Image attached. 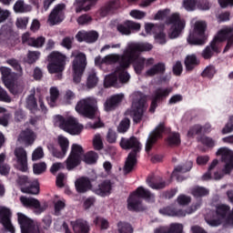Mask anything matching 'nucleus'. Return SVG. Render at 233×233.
I'll return each instance as SVG.
<instances>
[{
  "instance_id": "1",
  "label": "nucleus",
  "mask_w": 233,
  "mask_h": 233,
  "mask_svg": "<svg viewBox=\"0 0 233 233\" xmlns=\"http://www.w3.org/2000/svg\"><path fill=\"white\" fill-rule=\"evenodd\" d=\"M152 48H154V46H152L150 43L129 42L124 50L121 65L124 66V68H128V66H130V63H134L135 71L137 74H141V72L145 70V67L152 66L155 60L153 57L146 58L141 56H137L136 54L150 52Z\"/></svg>"
},
{
  "instance_id": "2",
  "label": "nucleus",
  "mask_w": 233,
  "mask_h": 233,
  "mask_svg": "<svg viewBox=\"0 0 233 233\" xmlns=\"http://www.w3.org/2000/svg\"><path fill=\"white\" fill-rule=\"evenodd\" d=\"M119 61L120 66L116 67L115 72L111 75H107L105 77L104 85L106 88L108 86H116L117 83H128L130 81V74L127 72V67L121 65V61H123V56H119L117 54H110L101 58V56H96L95 58V64L96 66H101V65H114Z\"/></svg>"
},
{
  "instance_id": "3",
  "label": "nucleus",
  "mask_w": 233,
  "mask_h": 233,
  "mask_svg": "<svg viewBox=\"0 0 233 233\" xmlns=\"http://www.w3.org/2000/svg\"><path fill=\"white\" fill-rule=\"evenodd\" d=\"M120 147L124 148V150H132L124 166L125 174H129V172L134 170L137 163V153L141 150V143L136 137H131L129 138H121Z\"/></svg>"
},
{
  "instance_id": "4",
  "label": "nucleus",
  "mask_w": 233,
  "mask_h": 233,
  "mask_svg": "<svg viewBox=\"0 0 233 233\" xmlns=\"http://www.w3.org/2000/svg\"><path fill=\"white\" fill-rule=\"evenodd\" d=\"M232 30L233 26H224L218 30L213 40L201 52V56L204 59H212L215 54H219L221 52V44L223 41H227V37H228V34Z\"/></svg>"
},
{
  "instance_id": "5",
  "label": "nucleus",
  "mask_w": 233,
  "mask_h": 233,
  "mask_svg": "<svg viewBox=\"0 0 233 233\" xmlns=\"http://www.w3.org/2000/svg\"><path fill=\"white\" fill-rule=\"evenodd\" d=\"M216 156L221 157L223 167L221 172L216 171L211 179L219 180L233 172V151L228 147H220L217 150Z\"/></svg>"
},
{
  "instance_id": "6",
  "label": "nucleus",
  "mask_w": 233,
  "mask_h": 233,
  "mask_svg": "<svg viewBox=\"0 0 233 233\" xmlns=\"http://www.w3.org/2000/svg\"><path fill=\"white\" fill-rule=\"evenodd\" d=\"M54 123L55 127H58V128H61V130L67 132L71 136H79L83 132V125L79 124L74 116L65 119L61 116H56L54 117Z\"/></svg>"
},
{
  "instance_id": "7",
  "label": "nucleus",
  "mask_w": 233,
  "mask_h": 233,
  "mask_svg": "<svg viewBox=\"0 0 233 233\" xmlns=\"http://www.w3.org/2000/svg\"><path fill=\"white\" fill-rule=\"evenodd\" d=\"M141 198L147 201H154V195L148 189L139 187L127 199L128 210H144Z\"/></svg>"
},
{
  "instance_id": "8",
  "label": "nucleus",
  "mask_w": 233,
  "mask_h": 233,
  "mask_svg": "<svg viewBox=\"0 0 233 233\" xmlns=\"http://www.w3.org/2000/svg\"><path fill=\"white\" fill-rule=\"evenodd\" d=\"M207 22L203 20H198L195 22L193 25V30L187 37V43L189 45H195L201 46L207 43Z\"/></svg>"
},
{
  "instance_id": "9",
  "label": "nucleus",
  "mask_w": 233,
  "mask_h": 233,
  "mask_svg": "<svg viewBox=\"0 0 233 233\" xmlns=\"http://www.w3.org/2000/svg\"><path fill=\"white\" fill-rule=\"evenodd\" d=\"M133 100L130 116L133 117L135 123H139L143 119L145 110H147V102L145 96L141 92H136L131 95Z\"/></svg>"
},
{
  "instance_id": "10",
  "label": "nucleus",
  "mask_w": 233,
  "mask_h": 233,
  "mask_svg": "<svg viewBox=\"0 0 233 233\" xmlns=\"http://www.w3.org/2000/svg\"><path fill=\"white\" fill-rule=\"evenodd\" d=\"M71 57H75L72 64L73 81L77 85L81 83L85 68H86V56L75 51L72 53Z\"/></svg>"
},
{
  "instance_id": "11",
  "label": "nucleus",
  "mask_w": 233,
  "mask_h": 233,
  "mask_svg": "<svg viewBox=\"0 0 233 233\" xmlns=\"http://www.w3.org/2000/svg\"><path fill=\"white\" fill-rule=\"evenodd\" d=\"M76 110L81 116H85L86 117H94V114L98 110L97 98L88 96L80 99L76 106Z\"/></svg>"
},
{
  "instance_id": "12",
  "label": "nucleus",
  "mask_w": 233,
  "mask_h": 233,
  "mask_svg": "<svg viewBox=\"0 0 233 233\" xmlns=\"http://www.w3.org/2000/svg\"><path fill=\"white\" fill-rule=\"evenodd\" d=\"M47 70L49 74H61L66 65V56L61 52L53 51L47 56Z\"/></svg>"
},
{
  "instance_id": "13",
  "label": "nucleus",
  "mask_w": 233,
  "mask_h": 233,
  "mask_svg": "<svg viewBox=\"0 0 233 233\" xmlns=\"http://www.w3.org/2000/svg\"><path fill=\"white\" fill-rule=\"evenodd\" d=\"M85 156V150L83 147L78 144H73L71 146V152L66 160V167L67 170H74L76 167H78Z\"/></svg>"
},
{
  "instance_id": "14",
  "label": "nucleus",
  "mask_w": 233,
  "mask_h": 233,
  "mask_svg": "<svg viewBox=\"0 0 233 233\" xmlns=\"http://www.w3.org/2000/svg\"><path fill=\"white\" fill-rule=\"evenodd\" d=\"M167 24L171 25L167 33L169 39H177L185 30V20L181 19L177 13H175L167 19Z\"/></svg>"
},
{
  "instance_id": "15",
  "label": "nucleus",
  "mask_w": 233,
  "mask_h": 233,
  "mask_svg": "<svg viewBox=\"0 0 233 233\" xmlns=\"http://www.w3.org/2000/svg\"><path fill=\"white\" fill-rule=\"evenodd\" d=\"M17 221L18 225H20L22 233H43L41 230H39L37 222L32 220L30 218L26 217V215L21 212L17 213Z\"/></svg>"
},
{
  "instance_id": "16",
  "label": "nucleus",
  "mask_w": 233,
  "mask_h": 233,
  "mask_svg": "<svg viewBox=\"0 0 233 233\" xmlns=\"http://www.w3.org/2000/svg\"><path fill=\"white\" fill-rule=\"evenodd\" d=\"M201 207V203L194 204L190 208H188L187 210L183 209H176L173 207H167V208H162L159 209V213L162 216H171L172 218H185V216H188L190 214H194L198 208Z\"/></svg>"
},
{
  "instance_id": "17",
  "label": "nucleus",
  "mask_w": 233,
  "mask_h": 233,
  "mask_svg": "<svg viewBox=\"0 0 233 233\" xmlns=\"http://www.w3.org/2000/svg\"><path fill=\"white\" fill-rule=\"evenodd\" d=\"M17 183L21 188V192L24 194H39V181L37 179L30 182L28 177L23 176L18 177Z\"/></svg>"
},
{
  "instance_id": "18",
  "label": "nucleus",
  "mask_w": 233,
  "mask_h": 233,
  "mask_svg": "<svg viewBox=\"0 0 233 233\" xmlns=\"http://www.w3.org/2000/svg\"><path fill=\"white\" fill-rule=\"evenodd\" d=\"M0 224L5 232L15 233V228L12 224V210L5 206H0Z\"/></svg>"
},
{
  "instance_id": "19",
  "label": "nucleus",
  "mask_w": 233,
  "mask_h": 233,
  "mask_svg": "<svg viewBox=\"0 0 233 233\" xmlns=\"http://www.w3.org/2000/svg\"><path fill=\"white\" fill-rule=\"evenodd\" d=\"M65 4H58L53 8L47 19V23L50 26L63 23L65 19Z\"/></svg>"
},
{
  "instance_id": "20",
  "label": "nucleus",
  "mask_w": 233,
  "mask_h": 233,
  "mask_svg": "<svg viewBox=\"0 0 233 233\" xmlns=\"http://www.w3.org/2000/svg\"><path fill=\"white\" fill-rule=\"evenodd\" d=\"M20 201L26 208H33V212L34 214H36V216L43 214V211L46 210V207L41 206V203L39 200H37V198L21 197Z\"/></svg>"
},
{
  "instance_id": "21",
  "label": "nucleus",
  "mask_w": 233,
  "mask_h": 233,
  "mask_svg": "<svg viewBox=\"0 0 233 233\" xmlns=\"http://www.w3.org/2000/svg\"><path fill=\"white\" fill-rule=\"evenodd\" d=\"M15 156L16 157V168L21 172L28 170V156L26 150L23 147H16L15 149Z\"/></svg>"
},
{
  "instance_id": "22",
  "label": "nucleus",
  "mask_w": 233,
  "mask_h": 233,
  "mask_svg": "<svg viewBox=\"0 0 233 233\" xmlns=\"http://www.w3.org/2000/svg\"><path fill=\"white\" fill-rule=\"evenodd\" d=\"M163 132H165V125L161 123L149 134L146 142V152L152 150V147H154L156 141L161 137Z\"/></svg>"
},
{
  "instance_id": "23",
  "label": "nucleus",
  "mask_w": 233,
  "mask_h": 233,
  "mask_svg": "<svg viewBox=\"0 0 233 233\" xmlns=\"http://www.w3.org/2000/svg\"><path fill=\"white\" fill-rule=\"evenodd\" d=\"M170 92H172L171 87L157 89L153 94V100L151 102L149 112L154 114L156 112V108H157V101H161L164 97H168Z\"/></svg>"
},
{
  "instance_id": "24",
  "label": "nucleus",
  "mask_w": 233,
  "mask_h": 233,
  "mask_svg": "<svg viewBox=\"0 0 233 233\" xmlns=\"http://www.w3.org/2000/svg\"><path fill=\"white\" fill-rule=\"evenodd\" d=\"M125 99V95L123 93L111 96L106 99L104 102V111L105 112H114L119 104Z\"/></svg>"
},
{
  "instance_id": "25",
  "label": "nucleus",
  "mask_w": 233,
  "mask_h": 233,
  "mask_svg": "<svg viewBox=\"0 0 233 233\" xmlns=\"http://www.w3.org/2000/svg\"><path fill=\"white\" fill-rule=\"evenodd\" d=\"M140 28L141 24L133 21H127L116 26L117 32L122 35H130L132 34L131 30H140Z\"/></svg>"
},
{
  "instance_id": "26",
  "label": "nucleus",
  "mask_w": 233,
  "mask_h": 233,
  "mask_svg": "<svg viewBox=\"0 0 233 233\" xmlns=\"http://www.w3.org/2000/svg\"><path fill=\"white\" fill-rule=\"evenodd\" d=\"M5 86L8 88L9 92L13 94V96H19V94H23L25 92V82L23 80H16L13 82H5Z\"/></svg>"
},
{
  "instance_id": "27",
  "label": "nucleus",
  "mask_w": 233,
  "mask_h": 233,
  "mask_svg": "<svg viewBox=\"0 0 233 233\" xmlns=\"http://www.w3.org/2000/svg\"><path fill=\"white\" fill-rule=\"evenodd\" d=\"M192 169V161H187L185 166H177L171 175V177H177V181H185L187 177L181 176L185 172H189Z\"/></svg>"
},
{
  "instance_id": "28",
  "label": "nucleus",
  "mask_w": 233,
  "mask_h": 233,
  "mask_svg": "<svg viewBox=\"0 0 233 233\" xmlns=\"http://www.w3.org/2000/svg\"><path fill=\"white\" fill-rule=\"evenodd\" d=\"M97 37H99V35L95 31H79L76 34V39L79 43H83V41H86V43H96Z\"/></svg>"
},
{
  "instance_id": "29",
  "label": "nucleus",
  "mask_w": 233,
  "mask_h": 233,
  "mask_svg": "<svg viewBox=\"0 0 233 233\" xmlns=\"http://www.w3.org/2000/svg\"><path fill=\"white\" fill-rule=\"evenodd\" d=\"M18 141L23 145H25V147L33 145L34 141H35V134L30 129L22 131L18 137Z\"/></svg>"
},
{
  "instance_id": "30",
  "label": "nucleus",
  "mask_w": 233,
  "mask_h": 233,
  "mask_svg": "<svg viewBox=\"0 0 233 233\" xmlns=\"http://www.w3.org/2000/svg\"><path fill=\"white\" fill-rule=\"evenodd\" d=\"M71 225L75 233H88L90 231V226L86 220L78 219L71 222Z\"/></svg>"
},
{
  "instance_id": "31",
  "label": "nucleus",
  "mask_w": 233,
  "mask_h": 233,
  "mask_svg": "<svg viewBox=\"0 0 233 233\" xmlns=\"http://www.w3.org/2000/svg\"><path fill=\"white\" fill-rule=\"evenodd\" d=\"M96 194L97 196H109L112 192V183L108 180H106L102 183H100L96 188H95Z\"/></svg>"
},
{
  "instance_id": "32",
  "label": "nucleus",
  "mask_w": 233,
  "mask_h": 233,
  "mask_svg": "<svg viewBox=\"0 0 233 233\" xmlns=\"http://www.w3.org/2000/svg\"><path fill=\"white\" fill-rule=\"evenodd\" d=\"M75 187L76 188V192L84 194V192L90 190V179L85 177L77 178L75 182Z\"/></svg>"
},
{
  "instance_id": "33",
  "label": "nucleus",
  "mask_w": 233,
  "mask_h": 233,
  "mask_svg": "<svg viewBox=\"0 0 233 233\" xmlns=\"http://www.w3.org/2000/svg\"><path fill=\"white\" fill-rule=\"evenodd\" d=\"M199 66V59H198V56L196 55H188L186 56L185 59V66L187 72H192L196 66Z\"/></svg>"
},
{
  "instance_id": "34",
  "label": "nucleus",
  "mask_w": 233,
  "mask_h": 233,
  "mask_svg": "<svg viewBox=\"0 0 233 233\" xmlns=\"http://www.w3.org/2000/svg\"><path fill=\"white\" fill-rule=\"evenodd\" d=\"M164 72H165V64L158 63L151 66L150 68H148L146 71L145 76L146 77H154V76L163 74Z\"/></svg>"
},
{
  "instance_id": "35",
  "label": "nucleus",
  "mask_w": 233,
  "mask_h": 233,
  "mask_svg": "<svg viewBox=\"0 0 233 233\" xmlns=\"http://www.w3.org/2000/svg\"><path fill=\"white\" fill-rule=\"evenodd\" d=\"M15 14H26L32 12V5L25 3V0H18L14 5Z\"/></svg>"
},
{
  "instance_id": "36",
  "label": "nucleus",
  "mask_w": 233,
  "mask_h": 233,
  "mask_svg": "<svg viewBox=\"0 0 233 233\" xmlns=\"http://www.w3.org/2000/svg\"><path fill=\"white\" fill-rule=\"evenodd\" d=\"M7 65H10L16 71V73H13L14 78L23 77V67L19 65V62L16 59L11 58L6 60Z\"/></svg>"
},
{
  "instance_id": "37",
  "label": "nucleus",
  "mask_w": 233,
  "mask_h": 233,
  "mask_svg": "<svg viewBox=\"0 0 233 233\" xmlns=\"http://www.w3.org/2000/svg\"><path fill=\"white\" fill-rule=\"evenodd\" d=\"M98 83H99V77H97V73H96L95 70L88 71L87 77H86L87 88H95V86H97Z\"/></svg>"
},
{
  "instance_id": "38",
  "label": "nucleus",
  "mask_w": 233,
  "mask_h": 233,
  "mask_svg": "<svg viewBox=\"0 0 233 233\" xmlns=\"http://www.w3.org/2000/svg\"><path fill=\"white\" fill-rule=\"evenodd\" d=\"M167 143L169 147H178L181 145V136L179 133H170L167 138Z\"/></svg>"
},
{
  "instance_id": "39",
  "label": "nucleus",
  "mask_w": 233,
  "mask_h": 233,
  "mask_svg": "<svg viewBox=\"0 0 233 233\" xmlns=\"http://www.w3.org/2000/svg\"><path fill=\"white\" fill-rule=\"evenodd\" d=\"M147 184L154 190H161V188H165V187H167V182H165V180L162 178H158L157 182H153L152 177H148L147 179Z\"/></svg>"
},
{
  "instance_id": "40",
  "label": "nucleus",
  "mask_w": 233,
  "mask_h": 233,
  "mask_svg": "<svg viewBox=\"0 0 233 233\" xmlns=\"http://www.w3.org/2000/svg\"><path fill=\"white\" fill-rule=\"evenodd\" d=\"M50 97H47V102L50 106H56V101L59 97V89L56 86H52L49 90Z\"/></svg>"
},
{
  "instance_id": "41",
  "label": "nucleus",
  "mask_w": 233,
  "mask_h": 233,
  "mask_svg": "<svg viewBox=\"0 0 233 233\" xmlns=\"http://www.w3.org/2000/svg\"><path fill=\"white\" fill-rule=\"evenodd\" d=\"M57 143L62 151H64L66 153L68 152V148H70V140H68V138H66L64 136H58Z\"/></svg>"
},
{
  "instance_id": "42",
  "label": "nucleus",
  "mask_w": 233,
  "mask_h": 233,
  "mask_svg": "<svg viewBox=\"0 0 233 233\" xmlns=\"http://www.w3.org/2000/svg\"><path fill=\"white\" fill-rule=\"evenodd\" d=\"M93 223L96 225V227H100L101 230H106V228L110 227L108 220L103 217H96Z\"/></svg>"
},
{
  "instance_id": "43",
  "label": "nucleus",
  "mask_w": 233,
  "mask_h": 233,
  "mask_svg": "<svg viewBox=\"0 0 233 233\" xmlns=\"http://www.w3.org/2000/svg\"><path fill=\"white\" fill-rule=\"evenodd\" d=\"M97 1L99 0H84L81 4H79L81 8H76V12L79 13L82 10H85V12H88V10H90V8H92V6H94V5L97 3Z\"/></svg>"
},
{
  "instance_id": "44",
  "label": "nucleus",
  "mask_w": 233,
  "mask_h": 233,
  "mask_svg": "<svg viewBox=\"0 0 233 233\" xmlns=\"http://www.w3.org/2000/svg\"><path fill=\"white\" fill-rule=\"evenodd\" d=\"M98 157L97 153L90 151L84 156L83 161H85V163L87 165H94V163L97 161Z\"/></svg>"
},
{
  "instance_id": "45",
  "label": "nucleus",
  "mask_w": 233,
  "mask_h": 233,
  "mask_svg": "<svg viewBox=\"0 0 233 233\" xmlns=\"http://www.w3.org/2000/svg\"><path fill=\"white\" fill-rule=\"evenodd\" d=\"M46 38L44 36H39L37 38H30L28 40V46H34L35 48H41L45 45Z\"/></svg>"
},
{
  "instance_id": "46",
  "label": "nucleus",
  "mask_w": 233,
  "mask_h": 233,
  "mask_svg": "<svg viewBox=\"0 0 233 233\" xmlns=\"http://www.w3.org/2000/svg\"><path fill=\"white\" fill-rule=\"evenodd\" d=\"M117 230L119 233H133L134 228L129 223L127 222H118L117 223Z\"/></svg>"
},
{
  "instance_id": "47",
  "label": "nucleus",
  "mask_w": 233,
  "mask_h": 233,
  "mask_svg": "<svg viewBox=\"0 0 233 233\" xmlns=\"http://www.w3.org/2000/svg\"><path fill=\"white\" fill-rule=\"evenodd\" d=\"M219 164V160L214 159L208 167V170L206 174L203 175L202 179L204 181H208V179H212V170H214L215 167H218Z\"/></svg>"
},
{
  "instance_id": "48",
  "label": "nucleus",
  "mask_w": 233,
  "mask_h": 233,
  "mask_svg": "<svg viewBox=\"0 0 233 233\" xmlns=\"http://www.w3.org/2000/svg\"><path fill=\"white\" fill-rule=\"evenodd\" d=\"M33 172L34 174H35V176H39L44 172H46V163L40 162V163L34 164Z\"/></svg>"
},
{
  "instance_id": "49",
  "label": "nucleus",
  "mask_w": 233,
  "mask_h": 233,
  "mask_svg": "<svg viewBox=\"0 0 233 233\" xmlns=\"http://www.w3.org/2000/svg\"><path fill=\"white\" fill-rule=\"evenodd\" d=\"M26 107L31 110V112H35V110H37V102L35 101V96L34 95H30L26 98Z\"/></svg>"
},
{
  "instance_id": "50",
  "label": "nucleus",
  "mask_w": 233,
  "mask_h": 233,
  "mask_svg": "<svg viewBox=\"0 0 233 233\" xmlns=\"http://www.w3.org/2000/svg\"><path fill=\"white\" fill-rule=\"evenodd\" d=\"M6 156L5 154H0V174L2 176H6L8 172H10V167L8 165L3 164L5 163Z\"/></svg>"
},
{
  "instance_id": "51",
  "label": "nucleus",
  "mask_w": 233,
  "mask_h": 233,
  "mask_svg": "<svg viewBox=\"0 0 233 233\" xmlns=\"http://www.w3.org/2000/svg\"><path fill=\"white\" fill-rule=\"evenodd\" d=\"M191 194L195 196V198H201L203 196H208V189L201 187H195L192 189Z\"/></svg>"
},
{
  "instance_id": "52",
  "label": "nucleus",
  "mask_w": 233,
  "mask_h": 233,
  "mask_svg": "<svg viewBox=\"0 0 233 233\" xmlns=\"http://www.w3.org/2000/svg\"><path fill=\"white\" fill-rule=\"evenodd\" d=\"M128 128H130V119L128 118H124L123 120H121V122L119 123L118 127H117V131L120 134H125V132H127V130H128Z\"/></svg>"
},
{
  "instance_id": "53",
  "label": "nucleus",
  "mask_w": 233,
  "mask_h": 233,
  "mask_svg": "<svg viewBox=\"0 0 233 233\" xmlns=\"http://www.w3.org/2000/svg\"><path fill=\"white\" fill-rule=\"evenodd\" d=\"M231 132H233V116H230L228 117V122L226 123L225 127L221 130V134L225 136L227 134H231Z\"/></svg>"
},
{
  "instance_id": "54",
  "label": "nucleus",
  "mask_w": 233,
  "mask_h": 233,
  "mask_svg": "<svg viewBox=\"0 0 233 233\" xmlns=\"http://www.w3.org/2000/svg\"><path fill=\"white\" fill-rule=\"evenodd\" d=\"M93 147L96 150L103 148V137L100 134H96L93 137Z\"/></svg>"
},
{
  "instance_id": "55",
  "label": "nucleus",
  "mask_w": 233,
  "mask_h": 233,
  "mask_svg": "<svg viewBox=\"0 0 233 233\" xmlns=\"http://www.w3.org/2000/svg\"><path fill=\"white\" fill-rule=\"evenodd\" d=\"M214 76H216V67L214 66H208L202 72V76L208 79H212Z\"/></svg>"
},
{
  "instance_id": "56",
  "label": "nucleus",
  "mask_w": 233,
  "mask_h": 233,
  "mask_svg": "<svg viewBox=\"0 0 233 233\" xmlns=\"http://www.w3.org/2000/svg\"><path fill=\"white\" fill-rule=\"evenodd\" d=\"M41 57V53L39 51H29L27 54V63L32 65Z\"/></svg>"
},
{
  "instance_id": "57",
  "label": "nucleus",
  "mask_w": 233,
  "mask_h": 233,
  "mask_svg": "<svg viewBox=\"0 0 233 233\" xmlns=\"http://www.w3.org/2000/svg\"><path fill=\"white\" fill-rule=\"evenodd\" d=\"M45 157V151L41 147H36L32 153V161H38Z\"/></svg>"
},
{
  "instance_id": "58",
  "label": "nucleus",
  "mask_w": 233,
  "mask_h": 233,
  "mask_svg": "<svg viewBox=\"0 0 233 233\" xmlns=\"http://www.w3.org/2000/svg\"><path fill=\"white\" fill-rule=\"evenodd\" d=\"M65 207H66V201H65V199L57 200L55 203V214H56V216H61V211L65 209Z\"/></svg>"
},
{
  "instance_id": "59",
  "label": "nucleus",
  "mask_w": 233,
  "mask_h": 233,
  "mask_svg": "<svg viewBox=\"0 0 233 233\" xmlns=\"http://www.w3.org/2000/svg\"><path fill=\"white\" fill-rule=\"evenodd\" d=\"M167 233H183V224L173 223L169 226Z\"/></svg>"
},
{
  "instance_id": "60",
  "label": "nucleus",
  "mask_w": 233,
  "mask_h": 233,
  "mask_svg": "<svg viewBox=\"0 0 233 233\" xmlns=\"http://www.w3.org/2000/svg\"><path fill=\"white\" fill-rule=\"evenodd\" d=\"M199 132H203V127L199 125H195L191 128H189L187 132V137H194V136L199 134Z\"/></svg>"
},
{
  "instance_id": "61",
  "label": "nucleus",
  "mask_w": 233,
  "mask_h": 233,
  "mask_svg": "<svg viewBox=\"0 0 233 233\" xmlns=\"http://www.w3.org/2000/svg\"><path fill=\"white\" fill-rule=\"evenodd\" d=\"M190 201H192V198L186 195H179L177 198V203H178V205H181L182 207L188 205Z\"/></svg>"
},
{
  "instance_id": "62",
  "label": "nucleus",
  "mask_w": 233,
  "mask_h": 233,
  "mask_svg": "<svg viewBox=\"0 0 233 233\" xmlns=\"http://www.w3.org/2000/svg\"><path fill=\"white\" fill-rule=\"evenodd\" d=\"M183 6L187 12L196 10V0H186L184 1Z\"/></svg>"
},
{
  "instance_id": "63",
  "label": "nucleus",
  "mask_w": 233,
  "mask_h": 233,
  "mask_svg": "<svg viewBox=\"0 0 233 233\" xmlns=\"http://www.w3.org/2000/svg\"><path fill=\"white\" fill-rule=\"evenodd\" d=\"M106 141L109 143H116L117 141V133L112 128H109L106 134Z\"/></svg>"
},
{
  "instance_id": "64",
  "label": "nucleus",
  "mask_w": 233,
  "mask_h": 233,
  "mask_svg": "<svg viewBox=\"0 0 233 233\" xmlns=\"http://www.w3.org/2000/svg\"><path fill=\"white\" fill-rule=\"evenodd\" d=\"M0 101L4 103H12V98L8 96L6 90L0 86Z\"/></svg>"
}]
</instances>
